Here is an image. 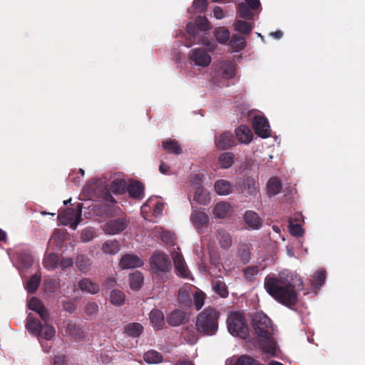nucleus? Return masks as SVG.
Here are the masks:
<instances>
[{
	"label": "nucleus",
	"mask_w": 365,
	"mask_h": 365,
	"mask_svg": "<svg viewBox=\"0 0 365 365\" xmlns=\"http://www.w3.org/2000/svg\"><path fill=\"white\" fill-rule=\"evenodd\" d=\"M94 237V231L91 228H85L81 233V240L86 242L91 241Z\"/></svg>",
	"instance_id": "58"
},
{
	"label": "nucleus",
	"mask_w": 365,
	"mask_h": 365,
	"mask_svg": "<svg viewBox=\"0 0 365 365\" xmlns=\"http://www.w3.org/2000/svg\"><path fill=\"white\" fill-rule=\"evenodd\" d=\"M130 222L127 217H118L108 221L105 225L103 230L108 235H118L123 232Z\"/></svg>",
	"instance_id": "8"
},
{
	"label": "nucleus",
	"mask_w": 365,
	"mask_h": 365,
	"mask_svg": "<svg viewBox=\"0 0 365 365\" xmlns=\"http://www.w3.org/2000/svg\"><path fill=\"white\" fill-rule=\"evenodd\" d=\"M186 30H187V34L190 36H191L192 38H193V40H192V41L189 44L186 45L187 47H190L192 44L195 43V41L197 38L199 31H200V30L199 29V28L197 27L196 24L192 23V22H190L187 24Z\"/></svg>",
	"instance_id": "50"
},
{
	"label": "nucleus",
	"mask_w": 365,
	"mask_h": 365,
	"mask_svg": "<svg viewBox=\"0 0 365 365\" xmlns=\"http://www.w3.org/2000/svg\"><path fill=\"white\" fill-rule=\"evenodd\" d=\"M119 264L122 269H131L143 266V261L135 255L127 254L121 257Z\"/></svg>",
	"instance_id": "11"
},
{
	"label": "nucleus",
	"mask_w": 365,
	"mask_h": 365,
	"mask_svg": "<svg viewBox=\"0 0 365 365\" xmlns=\"http://www.w3.org/2000/svg\"><path fill=\"white\" fill-rule=\"evenodd\" d=\"M150 263L154 272H168L171 269V261L163 252L154 253L150 257Z\"/></svg>",
	"instance_id": "6"
},
{
	"label": "nucleus",
	"mask_w": 365,
	"mask_h": 365,
	"mask_svg": "<svg viewBox=\"0 0 365 365\" xmlns=\"http://www.w3.org/2000/svg\"><path fill=\"white\" fill-rule=\"evenodd\" d=\"M59 263V257L56 253H50L45 256L43 262V267L48 270L55 269Z\"/></svg>",
	"instance_id": "30"
},
{
	"label": "nucleus",
	"mask_w": 365,
	"mask_h": 365,
	"mask_svg": "<svg viewBox=\"0 0 365 365\" xmlns=\"http://www.w3.org/2000/svg\"><path fill=\"white\" fill-rule=\"evenodd\" d=\"M213 289L220 297L225 298L228 296V291L227 289L225 282L220 279H216L212 282Z\"/></svg>",
	"instance_id": "45"
},
{
	"label": "nucleus",
	"mask_w": 365,
	"mask_h": 365,
	"mask_svg": "<svg viewBox=\"0 0 365 365\" xmlns=\"http://www.w3.org/2000/svg\"><path fill=\"white\" fill-rule=\"evenodd\" d=\"M144 185L139 181L131 182L127 187L129 197L133 199L141 200L144 197Z\"/></svg>",
	"instance_id": "14"
},
{
	"label": "nucleus",
	"mask_w": 365,
	"mask_h": 365,
	"mask_svg": "<svg viewBox=\"0 0 365 365\" xmlns=\"http://www.w3.org/2000/svg\"><path fill=\"white\" fill-rule=\"evenodd\" d=\"M235 365H255L252 358L248 356H242L236 361Z\"/></svg>",
	"instance_id": "61"
},
{
	"label": "nucleus",
	"mask_w": 365,
	"mask_h": 365,
	"mask_svg": "<svg viewBox=\"0 0 365 365\" xmlns=\"http://www.w3.org/2000/svg\"><path fill=\"white\" fill-rule=\"evenodd\" d=\"M173 261L177 274L184 278L187 277L188 271L185 264L183 257L180 254H176L173 257Z\"/></svg>",
	"instance_id": "19"
},
{
	"label": "nucleus",
	"mask_w": 365,
	"mask_h": 365,
	"mask_svg": "<svg viewBox=\"0 0 365 365\" xmlns=\"http://www.w3.org/2000/svg\"><path fill=\"white\" fill-rule=\"evenodd\" d=\"M217 240L221 248L228 250L232 245V240L230 234L225 230H219L217 232Z\"/></svg>",
	"instance_id": "20"
},
{
	"label": "nucleus",
	"mask_w": 365,
	"mask_h": 365,
	"mask_svg": "<svg viewBox=\"0 0 365 365\" xmlns=\"http://www.w3.org/2000/svg\"><path fill=\"white\" fill-rule=\"evenodd\" d=\"M289 228L290 234L294 237H302L304 233V229L299 224L290 223Z\"/></svg>",
	"instance_id": "56"
},
{
	"label": "nucleus",
	"mask_w": 365,
	"mask_h": 365,
	"mask_svg": "<svg viewBox=\"0 0 365 365\" xmlns=\"http://www.w3.org/2000/svg\"><path fill=\"white\" fill-rule=\"evenodd\" d=\"M19 262L24 268H29L34 263V259L30 254L24 252L19 255Z\"/></svg>",
	"instance_id": "53"
},
{
	"label": "nucleus",
	"mask_w": 365,
	"mask_h": 365,
	"mask_svg": "<svg viewBox=\"0 0 365 365\" xmlns=\"http://www.w3.org/2000/svg\"><path fill=\"white\" fill-rule=\"evenodd\" d=\"M160 237L163 242L167 244H171L173 242V234L168 230H163L160 234Z\"/></svg>",
	"instance_id": "60"
},
{
	"label": "nucleus",
	"mask_w": 365,
	"mask_h": 365,
	"mask_svg": "<svg viewBox=\"0 0 365 365\" xmlns=\"http://www.w3.org/2000/svg\"><path fill=\"white\" fill-rule=\"evenodd\" d=\"M235 162V155L232 153L225 152L221 153L218 158V163L221 168L227 169L232 167Z\"/></svg>",
	"instance_id": "28"
},
{
	"label": "nucleus",
	"mask_w": 365,
	"mask_h": 365,
	"mask_svg": "<svg viewBox=\"0 0 365 365\" xmlns=\"http://www.w3.org/2000/svg\"><path fill=\"white\" fill-rule=\"evenodd\" d=\"M252 126L255 133L262 138H267L270 136L271 130L267 119L261 115H256L252 120Z\"/></svg>",
	"instance_id": "9"
},
{
	"label": "nucleus",
	"mask_w": 365,
	"mask_h": 365,
	"mask_svg": "<svg viewBox=\"0 0 365 365\" xmlns=\"http://www.w3.org/2000/svg\"><path fill=\"white\" fill-rule=\"evenodd\" d=\"M267 192L269 195H276L280 192L282 183L279 178H272L267 184Z\"/></svg>",
	"instance_id": "33"
},
{
	"label": "nucleus",
	"mask_w": 365,
	"mask_h": 365,
	"mask_svg": "<svg viewBox=\"0 0 365 365\" xmlns=\"http://www.w3.org/2000/svg\"><path fill=\"white\" fill-rule=\"evenodd\" d=\"M193 7L198 13H204L207 7V0H194Z\"/></svg>",
	"instance_id": "57"
},
{
	"label": "nucleus",
	"mask_w": 365,
	"mask_h": 365,
	"mask_svg": "<svg viewBox=\"0 0 365 365\" xmlns=\"http://www.w3.org/2000/svg\"><path fill=\"white\" fill-rule=\"evenodd\" d=\"M221 70L222 76L224 78L230 79L234 77L235 75V66L232 62L230 61H225L222 63Z\"/></svg>",
	"instance_id": "37"
},
{
	"label": "nucleus",
	"mask_w": 365,
	"mask_h": 365,
	"mask_svg": "<svg viewBox=\"0 0 365 365\" xmlns=\"http://www.w3.org/2000/svg\"><path fill=\"white\" fill-rule=\"evenodd\" d=\"M326 279V272L324 269L318 270L311 279V285L313 288H319Z\"/></svg>",
	"instance_id": "40"
},
{
	"label": "nucleus",
	"mask_w": 365,
	"mask_h": 365,
	"mask_svg": "<svg viewBox=\"0 0 365 365\" xmlns=\"http://www.w3.org/2000/svg\"><path fill=\"white\" fill-rule=\"evenodd\" d=\"M127 182L124 179L117 178L110 184V190L114 194H124L127 190Z\"/></svg>",
	"instance_id": "25"
},
{
	"label": "nucleus",
	"mask_w": 365,
	"mask_h": 365,
	"mask_svg": "<svg viewBox=\"0 0 365 365\" xmlns=\"http://www.w3.org/2000/svg\"><path fill=\"white\" fill-rule=\"evenodd\" d=\"M214 35L220 43H225L230 38V31L224 26L217 27L215 30Z\"/></svg>",
	"instance_id": "39"
},
{
	"label": "nucleus",
	"mask_w": 365,
	"mask_h": 365,
	"mask_svg": "<svg viewBox=\"0 0 365 365\" xmlns=\"http://www.w3.org/2000/svg\"><path fill=\"white\" fill-rule=\"evenodd\" d=\"M151 323L158 329H163L165 319L163 313L159 309H153L149 314Z\"/></svg>",
	"instance_id": "24"
},
{
	"label": "nucleus",
	"mask_w": 365,
	"mask_h": 365,
	"mask_svg": "<svg viewBox=\"0 0 365 365\" xmlns=\"http://www.w3.org/2000/svg\"><path fill=\"white\" fill-rule=\"evenodd\" d=\"M244 220L249 227L252 229H259L262 225V220L259 215L252 210H247L244 215Z\"/></svg>",
	"instance_id": "17"
},
{
	"label": "nucleus",
	"mask_w": 365,
	"mask_h": 365,
	"mask_svg": "<svg viewBox=\"0 0 365 365\" xmlns=\"http://www.w3.org/2000/svg\"><path fill=\"white\" fill-rule=\"evenodd\" d=\"M125 294L119 289H113L110 294V302L115 306L123 304L125 301Z\"/></svg>",
	"instance_id": "44"
},
{
	"label": "nucleus",
	"mask_w": 365,
	"mask_h": 365,
	"mask_svg": "<svg viewBox=\"0 0 365 365\" xmlns=\"http://www.w3.org/2000/svg\"><path fill=\"white\" fill-rule=\"evenodd\" d=\"M98 311V305L93 302H88L85 306V312L90 317L96 315Z\"/></svg>",
	"instance_id": "55"
},
{
	"label": "nucleus",
	"mask_w": 365,
	"mask_h": 365,
	"mask_svg": "<svg viewBox=\"0 0 365 365\" xmlns=\"http://www.w3.org/2000/svg\"><path fill=\"white\" fill-rule=\"evenodd\" d=\"M252 10V9L244 2H241L237 5V11L239 12L240 16L243 19L252 20L254 17V14Z\"/></svg>",
	"instance_id": "42"
},
{
	"label": "nucleus",
	"mask_w": 365,
	"mask_h": 365,
	"mask_svg": "<svg viewBox=\"0 0 365 365\" xmlns=\"http://www.w3.org/2000/svg\"><path fill=\"white\" fill-rule=\"evenodd\" d=\"M188 58L191 64L203 68L208 66L212 61L211 56L201 48L191 49Z\"/></svg>",
	"instance_id": "7"
},
{
	"label": "nucleus",
	"mask_w": 365,
	"mask_h": 365,
	"mask_svg": "<svg viewBox=\"0 0 365 365\" xmlns=\"http://www.w3.org/2000/svg\"><path fill=\"white\" fill-rule=\"evenodd\" d=\"M205 298L206 295L202 291L197 290L193 294V303L197 310H200L203 307Z\"/></svg>",
	"instance_id": "49"
},
{
	"label": "nucleus",
	"mask_w": 365,
	"mask_h": 365,
	"mask_svg": "<svg viewBox=\"0 0 365 365\" xmlns=\"http://www.w3.org/2000/svg\"><path fill=\"white\" fill-rule=\"evenodd\" d=\"M230 205L226 202L217 203L213 210L215 217L217 218H225L230 211Z\"/></svg>",
	"instance_id": "35"
},
{
	"label": "nucleus",
	"mask_w": 365,
	"mask_h": 365,
	"mask_svg": "<svg viewBox=\"0 0 365 365\" xmlns=\"http://www.w3.org/2000/svg\"><path fill=\"white\" fill-rule=\"evenodd\" d=\"M215 146L220 150H228L236 145L234 135L229 131L217 134L215 137Z\"/></svg>",
	"instance_id": "10"
},
{
	"label": "nucleus",
	"mask_w": 365,
	"mask_h": 365,
	"mask_svg": "<svg viewBox=\"0 0 365 365\" xmlns=\"http://www.w3.org/2000/svg\"><path fill=\"white\" fill-rule=\"evenodd\" d=\"M44 305L36 297H32L29 303V308L33 311L37 312Z\"/></svg>",
	"instance_id": "59"
},
{
	"label": "nucleus",
	"mask_w": 365,
	"mask_h": 365,
	"mask_svg": "<svg viewBox=\"0 0 365 365\" xmlns=\"http://www.w3.org/2000/svg\"><path fill=\"white\" fill-rule=\"evenodd\" d=\"M143 359L148 364H159L163 361V357L160 352L155 350H149L144 354Z\"/></svg>",
	"instance_id": "34"
},
{
	"label": "nucleus",
	"mask_w": 365,
	"mask_h": 365,
	"mask_svg": "<svg viewBox=\"0 0 365 365\" xmlns=\"http://www.w3.org/2000/svg\"><path fill=\"white\" fill-rule=\"evenodd\" d=\"M193 199L195 201L201 205H207L210 200L207 197V195L201 187H199L196 189L194 193Z\"/></svg>",
	"instance_id": "47"
},
{
	"label": "nucleus",
	"mask_w": 365,
	"mask_h": 365,
	"mask_svg": "<svg viewBox=\"0 0 365 365\" xmlns=\"http://www.w3.org/2000/svg\"><path fill=\"white\" fill-rule=\"evenodd\" d=\"M297 286L289 280L277 277L274 275H267L264 279V287L267 292L276 301L287 307L294 306L298 301L297 290L303 287L300 282Z\"/></svg>",
	"instance_id": "1"
},
{
	"label": "nucleus",
	"mask_w": 365,
	"mask_h": 365,
	"mask_svg": "<svg viewBox=\"0 0 365 365\" xmlns=\"http://www.w3.org/2000/svg\"><path fill=\"white\" fill-rule=\"evenodd\" d=\"M162 146L168 153L179 155L182 153V148L178 141L175 139H168L162 142Z\"/></svg>",
	"instance_id": "23"
},
{
	"label": "nucleus",
	"mask_w": 365,
	"mask_h": 365,
	"mask_svg": "<svg viewBox=\"0 0 365 365\" xmlns=\"http://www.w3.org/2000/svg\"><path fill=\"white\" fill-rule=\"evenodd\" d=\"M235 135L240 143L249 144L252 140V133L247 125H240L235 129Z\"/></svg>",
	"instance_id": "16"
},
{
	"label": "nucleus",
	"mask_w": 365,
	"mask_h": 365,
	"mask_svg": "<svg viewBox=\"0 0 365 365\" xmlns=\"http://www.w3.org/2000/svg\"><path fill=\"white\" fill-rule=\"evenodd\" d=\"M230 45L234 51H240L246 46L245 38L240 34H233L231 37Z\"/></svg>",
	"instance_id": "31"
},
{
	"label": "nucleus",
	"mask_w": 365,
	"mask_h": 365,
	"mask_svg": "<svg viewBox=\"0 0 365 365\" xmlns=\"http://www.w3.org/2000/svg\"><path fill=\"white\" fill-rule=\"evenodd\" d=\"M143 329V327L140 323L132 322L125 327V333L129 336L137 338L140 336Z\"/></svg>",
	"instance_id": "27"
},
{
	"label": "nucleus",
	"mask_w": 365,
	"mask_h": 365,
	"mask_svg": "<svg viewBox=\"0 0 365 365\" xmlns=\"http://www.w3.org/2000/svg\"><path fill=\"white\" fill-rule=\"evenodd\" d=\"M116 284V282L115 279L113 278H108L105 280V282L103 284V287L106 289H110L115 287Z\"/></svg>",
	"instance_id": "64"
},
{
	"label": "nucleus",
	"mask_w": 365,
	"mask_h": 365,
	"mask_svg": "<svg viewBox=\"0 0 365 365\" xmlns=\"http://www.w3.org/2000/svg\"><path fill=\"white\" fill-rule=\"evenodd\" d=\"M183 337L185 339L191 344H195L198 340V335H200L197 329L191 327H187L183 332H182Z\"/></svg>",
	"instance_id": "36"
},
{
	"label": "nucleus",
	"mask_w": 365,
	"mask_h": 365,
	"mask_svg": "<svg viewBox=\"0 0 365 365\" xmlns=\"http://www.w3.org/2000/svg\"><path fill=\"white\" fill-rule=\"evenodd\" d=\"M178 301L184 306H190L192 302L190 289H180L178 293Z\"/></svg>",
	"instance_id": "46"
},
{
	"label": "nucleus",
	"mask_w": 365,
	"mask_h": 365,
	"mask_svg": "<svg viewBox=\"0 0 365 365\" xmlns=\"http://www.w3.org/2000/svg\"><path fill=\"white\" fill-rule=\"evenodd\" d=\"M238 256L243 264H247L251 259L250 247L248 245L242 244L238 247Z\"/></svg>",
	"instance_id": "41"
},
{
	"label": "nucleus",
	"mask_w": 365,
	"mask_h": 365,
	"mask_svg": "<svg viewBox=\"0 0 365 365\" xmlns=\"http://www.w3.org/2000/svg\"><path fill=\"white\" fill-rule=\"evenodd\" d=\"M195 23L200 31H208L210 29V22L205 16H197Z\"/></svg>",
	"instance_id": "54"
},
{
	"label": "nucleus",
	"mask_w": 365,
	"mask_h": 365,
	"mask_svg": "<svg viewBox=\"0 0 365 365\" xmlns=\"http://www.w3.org/2000/svg\"><path fill=\"white\" fill-rule=\"evenodd\" d=\"M252 29L253 26L252 24L245 21L238 20L235 24V29L245 35L250 34L252 32Z\"/></svg>",
	"instance_id": "43"
},
{
	"label": "nucleus",
	"mask_w": 365,
	"mask_h": 365,
	"mask_svg": "<svg viewBox=\"0 0 365 365\" xmlns=\"http://www.w3.org/2000/svg\"><path fill=\"white\" fill-rule=\"evenodd\" d=\"M259 273V267L257 265H252L245 267L243 274L246 279L252 281L255 277Z\"/></svg>",
	"instance_id": "52"
},
{
	"label": "nucleus",
	"mask_w": 365,
	"mask_h": 365,
	"mask_svg": "<svg viewBox=\"0 0 365 365\" xmlns=\"http://www.w3.org/2000/svg\"><path fill=\"white\" fill-rule=\"evenodd\" d=\"M104 253L115 255L120 250V244L117 240H108L102 247Z\"/></svg>",
	"instance_id": "38"
},
{
	"label": "nucleus",
	"mask_w": 365,
	"mask_h": 365,
	"mask_svg": "<svg viewBox=\"0 0 365 365\" xmlns=\"http://www.w3.org/2000/svg\"><path fill=\"white\" fill-rule=\"evenodd\" d=\"M42 325L41 322L38 319L34 318L31 314L27 316L26 327L34 336L39 337L41 335Z\"/></svg>",
	"instance_id": "15"
},
{
	"label": "nucleus",
	"mask_w": 365,
	"mask_h": 365,
	"mask_svg": "<svg viewBox=\"0 0 365 365\" xmlns=\"http://www.w3.org/2000/svg\"><path fill=\"white\" fill-rule=\"evenodd\" d=\"M144 277L139 271H135L129 274L130 287L133 290H138L143 284Z\"/></svg>",
	"instance_id": "26"
},
{
	"label": "nucleus",
	"mask_w": 365,
	"mask_h": 365,
	"mask_svg": "<svg viewBox=\"0 0 365 365\" xmlns=\"http://www.w3.org/2000/svg\"><path fill=\"white\" fill-rule=\"evenodd\" d=\"M227 329L232 336L247 339L249 336V328L245 317L240 313H231L227 319Z\"/></svg>",
	"instance_id": "4"
},
{
	"label": "nucleus",
	"mask_w": 365,
	"mask_h": 365,
	"mask_svg": "<svg viewBox=\"0 0 365 365\" xmlns=\"http://www.w3.org/2000/svg\"><path fill=\"white\" fill-rule=\"evenodd\" d=\"M78 209L68 208L59 212L58 218L63 225H70L75 230L80 222L81 215V205H77Z\"/></svg>",
	"instance_id": "5"
},
{
	"label": "nucleus",
	"mask_w": 365,
	"mask_h": 365,
	"mask_svg": "<svg viewBox=\"0 0 365 365\" xmlns=\"http://www.w3.org/2000/svg\"><path fill=\"white\" fill-rule=\"evenodd\" d=\"M58 264L62 270H66L67 268L73 267V261L71 257H63L61 260L59 259Z\"/></svg>",
	"instance_id": "62"
},
{
	"label": "nucleus",
	"mask_w": 365,
	"mask_h": 365,
	"mask_svg": "<svg viewBox=\"0 0 365 365\" xmlns=\"http://www.w3.org/2000/svg\"><path fill=\"white\" fill-rule=\"evenodd\" d=\"M197 43L205 46L209 51H214L217 46L215 41L208 38L205 35L199 37Z\"/></svg>",
	"instance_id": "51"
},
{
	"label": "nucleus",
	"mask_w": 365,
	"mask_h": 365,
	"mask_svg": "<svg viewBox=\"0 0 365 365\" xmlns=\"http://www.w3.org/2000/svg\"><path fill=\"white\" fill-rule=\"evenodd\" d=\"M187 318V314L183 310L175 309L166 317L167 322L172 327L181 325Z\"/></svg>",
	"instance_id": "13"
},
{
	"label": "nucleus",
	"mask_w": 365,
	"mask_h": 365,
	"mask_svg": "<svg viewBox=\"0 0 365 365\" xmlns=\"http://www.w3.org/2000/svg\"><path fill=\"white\" fill-rule=\"evenodd\" d=\"M242 191L250 195H255L258 192V185L255 179L252 177L245 178Z\"/></svg>",
	"instance_id": "21"
},
{
	"label": "nucleus",
	"mask_w": 365,
	"mask_h": 365,
	"mask_svg": "<svg viewBox=\"0 0 365 365\" xmlns=\"http://www.w3.org/2000/svg\"><path fill=\"white\" fill-rule=\"evenodd\" d=\"M91 259L85 255H78L76 259V266L77 269L83 272L87 273L90 270Z\"/></svg>",
	"instance_id": "22"
},
{
	"label": "nucleus",
	"mask_w": 365,
	"mask_h": 365,
	"mask_svg": "<svg viewBox=\"0 0 365 365\" xmlns=\"http://www.w3.org/2000/svg\"><path fill=\"white\" fill-rule=\"evenodd\" d=\"M219 312L212 307H207L200 312L195 321L197 332L202 336H212L218 329Z\"/></svg>",
	"instance_id": "3"
},
{
	"label": "nucleus",
	"mask_w": 365,
	"mask_h": 365,
	"mask_svg": "<svg viewBox=\"0 0 365 365\" xmlns=\"http://www.w3.org/2000/svg\"><path fill=\"white\" fill-rule=\"evenodd\" d=\"M208 220V215L202 210H193L190 215V220L198 232L207 224Z\"/></svg>",
	"instance_id": "12"
},
{
	"label": "nucleus",
	"mask_w": 365,
	"mask_h": 365,
	"mask_svg": "<svg viewBox=\"0 0 365 365\" xmlns=\"http://www.w3.org/2000/svg\"><path fill=\"white\" fill-rule=\"evenodd\" d=\"M78 287L83 292L95 294H97L100 287L99 285L88 278H83L78 282Z\"/></svg>",
	"instance_id": "18"
},
{
	"label": "nucleus",
	"mask_w": 365,
	"mask_h": 365,
	"mask_svg": "<svg viewBox=\"0 0 365 365\" xmlns=\"http://www.w3.org/2000/svg\"><path fill=\"white\" fill-rule=\"evenodd\" d=\"M252 324L254 333L258 337L263 351L268 354H274L276 343L272 336V320L264 313L257 312L252 318Z\"/></svg>",
	"instance_id": "2"
},
{
	"label": "nucleus",
	"mask_w": 365,
	"mask_h": 365,
	"mask_svg": "<svg viewBox=\"0 0 365 365\" xmlns=\"http://www.w3.org/2000/svg\"><path fill=\"white\" fill-rule=\"evenodd\" d=\"M56 333V330L54 327L46 323L42 325L41 329V335L39 337H41L46 340H51Z\"/></svg>",
	"instance_id": "48"
},
{
	"label": "nucleus",
	"mask_w": 365,
	"mask_h": 365,
	"mask_svg": "<svg viewBox=\"0 0 365 365\" xmlns=\"http://www.w3.org/2000/svg\"><path fill=\"white\" fill-rule=\"evenodd\" d=\"M215 190L218 195H227L232 192V185L227 180H218L215 182Z\"/></svg>",
	"instance_id": "29"
},
{
	"label": "nucleus",
	"mask_w": 365,
	"mask_h": 365,
	"mask_svg": "<svg viewBox=\"0 0 365 365\" xmlns=\"http://www.w3.org/2000/svg\"><path fill=\"white\" fill-rule=\"evenodd\" d=\"M41 276L40 273H36L31 277L26 283V289L29 294H34L39 287Z\"/></svg>",
	"instance_id": "32"
},
{
	"label": "nucleus",
	"mask_w": 365,
	"mask_h": 365,
	"mask_svg": "<svg viewBox=\"0 0 365 365\" xmlns=\"http://www.w3.org/2000/svg\"><path fill=\"white\" fill-rule=\"evenodd\" d=\"M62 306L69 313H73L76 309V304L71 301L63 302Z\"/></svg>",
	"instance_id": "63"
}]
</instances>
